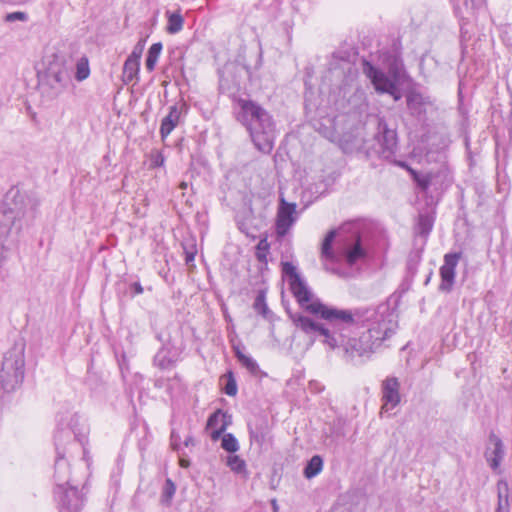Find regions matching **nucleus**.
<instances>
[{
    "instance_id": "obj_1",
    "label": "nucleus",
    "mask_w": 512,
    "mask_h": 512,
    "mask_svg": "<svg viewBox=\"0 0 512 512\" xmlns=\"http://www.w3.org/2000/svg\"><path fill=\"white\" fill-rule=\"evenodd\" d=\"M330 315L312 319L302 312H289L296 328L313 339H319L331 350H340L344 360L361 364L391 338L397 328L396 312L387 303L354 311L329 306Z\"/></svg>"
},
{
    "instance_id": "obj_2",
    "label": "nucleus",
    "mask_w": 512,
    "mask_h": 512,
    "mask_svg": "<svg viewBox=\"0 0 512 512\" xmlns=\"http://www.w3.org/2000/svg\"><path fill=\"white\" fill-rule=\"evenodd\" d=\"M234 101L237 106V121L246 128L256 149L269 154L273 150L276 138L273 116L251 99L238 97Z\"/></svg>"
},
{
    "instance_id": "obj_3",
    "label": "nucleus",
    "mask_w": 512,
    "mask_h": 512,
    "mask_svg": "<svg viewBox=\"0 0 512 512\" xmlns=\"http://www.w3.org/2000/svg\"><path fill=\"white\" fill-rule=\"evenodd\" d=\"M337 236L336 230H330L325 236L321 246V258L331 262L343 260L349 267L366 260L368 251L362 240L359 224L343 225L338 232L336 250H333V242Z\"/></svg>"
},
{
    "instance_id": "obj_4",
    "label": "nucleus",
    "mask_w": 512,
    "mask_h": 512,
    "mask_svg": "<svg viewBox=\"0 0 512 512\" xmlns=\"http://www.w3.org/2000/svg\"><path fill=\"white\" fill-rule=\"evenodd\" d=\"M282 272L288 277L290 290L304 312L316 319H321L323 315H330L331 312L328 310L330 305L324 304L318 297L314 296L291 262H282Z\"/></svg>"
},
{
    "instance_id": "obj_5",
    "label": "nucleus",
    "mask_w": 512,
    "mask_h": 512,
    "mask_svg": "<svg viewBox=\"0 0 512 512\" xmlns=\"http://www.w3.org/2000/svg\"><path fill=\"white\" fill-rule=\"evenodd\" d=\"M24 349L12 347L5 354L0 370V384L4 391L11 392L18 388L24 379Z\"/></svg>"
},
{
    "instance_id": "obj_6",
    "label": "nucleus",
    "mask_w": 512,
    "mask_h": 512,
    "mask_svg": "<svg viewBox=\"0 0 512 512\" xmlns=\"http://www.w3.org/2000/svg\"><path fill=\"white\" fill-rule=\"evenodd\" d=\"M54 439L57 453L54 473L56 488H58V484H63V486L72 485L70 483L69 477V464L65 460L66 449L65 447H63V443L65 441H70V445H76V442H79V444L83 447V451L85 453V444L87 442V438L85 435H82L81 437L78 435H74V437H72V433L69 430H58L55 434Z\"/></svg>"
},
{
    "instance_id": "obj_7",
    "label": "nucleus",
    "mask_w": 512,
    "mask_h": 512,
    "mask_svg": "<svg viewBox=\"0 0 512 512\" xmlns=\"http://www.w3.org/2000/svg\"><path fill=\"white\" fill-rule=\"evenodd\" d=\"M362 65L363 73L368 79H370L378 93L394 94L396 92V83L400 79V68L396 61L389 68V74L391 77L373 66L369 61L364 60Z\"/></svg>"
},
{
    "instance_id": "obj_8",
    "label": "nucleus",
    "mask_w": 512,
    "mask_h": 512,
    "mask_svg": "<svg viewBox=\"0 0 512 512\" xmlns=\"http://www.w3.org/2000/svg\"><path fill=\"white\" fill-rule=\"evenodd\" d=\"M54 494L59 512H80L84 506V496L75 485L58 484Z\"/></svg>"
},
{
    "instance_id": "obj_9",
    "label": "nucleus",
    "mask_w": 512,
    "mask_h": 512,
    "mask_svg": "<svg viewBox=\"0 0 512 512\" xmlns=\"http://www.w3.org/2000/svg\"><path fill=\"white\" fill-rule=\"evenodd\" d=\"M375 140L377 147L374 148V152L383 159L392 160L397 151L396 130L388 128L386 122L380 119Z\"/></svg>"
},
{
    "instance_id": "obj_10",
    "label": "nucleus",
    "mask_w": 512,
    "mask_h": 512,
    "mask_svg": "<svg viewBox=\"0 0 512 512\" xmlns=\"http://www.w3.org/2000/svg\"><path fill=\"white\" fill-rule=\"evenodd\" d=\"M71 82L69 70L61 63L51 64L46 72L45 85L50 88V96L57 97Z\"/></svg>"
},
{
    "instance_id": "obj_11",
    "label": "nucleus",
    "mask_w": 512,
    "mask_h": 512,
    "mask_svg": "<svg viewBox=\"0 0 512 512\" xmlns=\"http://www.w3.org/2000/svg\"><path fill=\"white\" fill-rule=\"evenodd\" d=\"M381 413L394 409L401 401L400 382L396 377H387L381 385Z\"/></svg>"
},
{
    "instance_id": "obj_12",
    "label": "nucleus",
    "mask_w": 512,
    "mask_h": 512,
    "mask_svg": "<svg viewBox=\"0 0 512 512\" xmlns=\"http://www.w3.org/2000/svg\"><path fill=\"white\" fill-rule=\"evenodd\" d=\"M460 257L461 253H448L444 256V264L440 267V291L450 292L452 290L456 275L455 269Z\"/></svg>"
},
{
    "instance_id": "obj_13",
    "label": "nucleus",
    "mask_w": 512,
    "mask_h": 512,
    "mask_svg": "<svg viewBox=\"0 0 512 512\" xmlns=\"http://www.w3.org/2000/svg\"><path fill=\"white\" fill-rule=\"evenodd\" d=\"M295 210V204L286 203L284 200H282V205L279 208L276 219V232L278 236H285L295 222Z\"/></svg>"
},
{
    "instance_id": "obj_14",
    "label": "nucleus",
    "mask_w": 512,
    "mask_h": 512,
    "mask_svg": "<svg viewBox=\"0 0 512 512\" xmlns=\"http://www.w3.org/2000/svg\"><path fill=\"white\" fill-rule=\"evenodd\" d=\"M406 104L413 117L423 119L426 115L427 107L431 105V101L421 93L411 91L406 95Z\"/></svg>"
},
{
    "instance_id": "obj_15",
    "label": "nucleus",
    "mask_w": 512,
    "mask_h": 512,
    "mask_svg": "<svg viewBox=\"0 0 512 512\" xmlns=\"http://www.w3.org/2000/svg\"><path fill=\"white\" fill-rule=\"evenodd\" d=\"M249 438L251 444L255 443L258 447H262L269 434L268 421L264 417H258L248 424Z\"/></svg>"
},
{
    "instance_id": "obj_16",
    "label": "nucleus",
    "mask_w": 512,
    "mask_h": 512,
    "mask_svg": "<svg viewBox=\"0 0 512 512\" xmlns=\"http://www.w3.org/2000/svg\"><path fill=\"white\" fill-rule=\"evenodd\" d=\"M490 441L493 443V449L487 450L485 453V458L490 466V468L494 471L498 470L500 464L504 458V446L499 437L494 434L490 435Z\"/></svg>"
},
{
    "instance_id": "obj_17",
    "label": "nucleus",
    "mask_w": 512,
    "mask_h": 512,
    "mask_svg": "<svg viewBox=\"0 0 512 512\" xmlns=\"http://www.w3.org/2000/svg\"><path fill=\"white\" fill-rule=\"evenodd\" d=\"M26 204V195L19 189L12 188L7 192L2 206L7 209H9V207L15 208V214L21 216L25 214Z\"/></svg>"
},
{
    "instance_id": "obj_18",
    "label": "nucleus",
    "mask_w": 512,
    "mask_h": 512,
    "mask_svg": "<svg viewBox=\"0 0 512 512\" xmlns=\"http://www.w3.org/2000/svg\"><path fill=\"white\" fill-rule=\"evenodd\" d=\"M512 492L506 480L497 482V507L495 512H511Z\"/></svg>"
},
{
    "instance_id": "obj_19",
    "label": "nucleus",
    "mask_w": 512,
    "mask_h": 512,
    "mask_svg": "<svg viewBox=\"0 0 512 512\" xmlns=\"http://www.w3.org/2000/svg\"><path fill=\"white\" fill-rule=\"evenodd\" d=\"M181 118V111L175 104L169 107L168 114L162 119L160 125V136L164 140L178 125Z\"/></svg>"
},
{
    "instance_id": "obj_20",
    "label": "nucleus",
    "mask_w": 512,
    "mask_h": 512,
    "mask_svg": "<svg viewBox=\"0 0 512 512\" xmlns=\"http://www.w3.org/2000/svg\"><path fill=\"white\" fill-rule=\"evenodd\" d=\"M165 14L167 16L166 32L168 34L179 33L184 26V18L180 10H177L175 12L166 11Z\"/></svg>"
},
{
    "instance_id": "obj_21",
    "label": "nucleus",
    "mask_w": 512,
    "mask_h": 512,
    "mask_svg": "<svg viewBox=\"0 0 512 512\" xmlns=\"http://www.w3.org/2000/svg\"><path fill=\"white\" fill-rule=\"evenodd\" d=\"M20 217L15 214V208L9 207V209L1 206L0 208V232L7 233L11 227L15 224L16 219Z\"/></svg>"
},
{
    "instance_id": "obj_22",
    "label": "nucleus",
    "mask_w": 512,
    "mask_h": 512,
    "mask_svg": "<svg viewBox=\"0 0 512 512\" xmlns=\"http://www.w3.org/2000/svg\"><path fill=\"white\" fill-rule=\"evenodd\" d=\"M422 261V249H413L408 254L406 269L407 273L414 277L418 271V267Z\"/></svg>"
},
{
    "instance_id": "obj_23",
    "label": "nucleus",
    "mask_w": 512,
    "mask_h": 512,
    "mask_svg": "<svg viewBox=\"0 0 512 512\" xmlns=\"http://www.w3.org/2000/svg\"><path fill=\"white\" fill-rule=\"evenodd\" d=\"M237 359L239 362L247 369V371L253 376L261 375V369L252 357L245 355L244 353L236 350L235 352Z\"/></svg>"
},
{
    "instance_id": "obj_24",
    "label": "nucleus",
    "mask_w": 512,
    "mask_h": 512,
    "mask_svg": "<svg viewBox=\"0 0 512 512\" xmlns=\"http://www.w3.org/2000/svg\"><path fill=\"white\" fill-rule=\"evenodd\" d=\"M227 422L228 426L232 423V417L226 412H223L221 409H218L213 414H211L207 420L206 428L207 429H215L220 426L221 423Z\"/></svg>"
},
{
    "instance_id": "obj_25",
    "label": "nucleus",
    "mask_w": 512,
    "mask_h": 512,
    "mask_svg": "<svg viewBox=\"0 0 512 512\" xmlns=\"http://www.w3.org/2000/svg\"><path fill=\"white\" fill-rule=\"evenodd\" d=\"M323 468V459L319 455H314L304 468V476L311 479L318 475Z\"/></svg>"
},
{
    "instance_id": "obj_26",
    "label": "nucleus",
    "mask_w": 512,
    "mask_h": 512,
    "mask_svg": "<svg viewBox=\"0 0 512 512\" xmlns=\"http://www.w3.org/2000/svg\"><path fill=\"white\" fill-rule=\"evenodd\" d=\"M162 43L157 42L151 45V47L148 50L147 58H146V69L149 72H152L155 69V66L157 64L158 58L162 51Z\"/></svg>"
},
{
    "instance_id": "obj_27",
    "label": "nucleus",
    "mask_w": 512,
    "mask_h": 512,
    "mask_svg": "<svg viewBox=\"0 0 512 512\" xmlns=\"http://www.w3.org/2000/svg\"><path fill=\"white\" fill-rule=\"evenodd\" d=\"M140 63L126 59L123 65V81L128 84L132 82L139 73Z\"/></svg>"
},
{
    "instance_id": "obj_28",
    "label": "nucleus",
    "mask_w": 512,
    "mask_h": 512,
    "mask_svg": "<svg viewBox=\"0 0 512 512\" xmlns=\"http://www.w3.org/2000/svg\"><path fill=\"white\" fill-rule=\"evenodd\" d=\"M433 228V220L429 215L420 214L416 225V233L427 237Z\"/></svg>"
},
{
    "instance_id": "obj_29",
    "label": "nucleus",
    "mask_w": 512,
    "mask_h": 512,
    "mask_svg": "<svg viewBox=\"0 0 512 512\" xmlns=\"http://www.w3.org/2000/svg\"><path fill=\"white\" fill-rule=\"evenodd\" d=\"M269 250L270 244L267 238L260 239L256 245L255 257L261 264L267 265Z\"/></svg>"
},
{
    "instance_id": "obj_30",
    "label": "nucleus",
    "mask_w": 512,
    "mask_h": 512,
    "mask_svg": "<svg viewBox=\"0 0 512 512\" xmlns=\"http://www.w3.org/2000/svg\"><path fill=\"white\" fill-rule=\"evenodd\" d=\"M226 465L231 471L237 474L246 473V462L238 455H229L226 459Z\"/></svg>"
},
{
    "instance_id": "obj_31",
    "label": "nucleus",
    "mask_w": 512,
    "mask_h": 512,
    "mask_svg": "<svg viewBox=\"0 0 512 512\" xmlns=\"http://www.w3.org/2000/svg\"><path fill=\"white\" fill-rule=\"evenodd\" d=\"M175 361L169 357L165 349H160L154 356V364L160 369H169L174 365Z\"/></svg>"
},
{
    "instance_id": "obj_32",
    "label": "nucleus",
    "mask_w": 512,
    "mask_h": 512,
    "mask_svg": "<svg viewBox=\"0 0 512 512\" xmlns=\"http://www.w3.org/2000/svg\"><path fill=\"white\" fill-rule=\"evenodd\" d=\"M221 447L229 453H236L240 449L239 442L232 433H226L223 435L221 439Z\"/></svg>"
},
{
    "instance_id": "obj_33",
    "label": "nucleus",
    "mask_w": 512,
    "mask_h": 512,
    "mask_svg": "<svg viewBox=\"0 0 512 512\" xmlns=\"http://www.w3.org/2000/svg\"><path fill=\"white\" fill-rule=\"evenodd\" d=\"M176 487L171 479H166L162 489L161 502L167 506L170 505L171 500L175 494Z\"/></svg>"
},
{
    "instance_id": "obj_34",
    "label": "nucleus",
    "mask_w": 512,
    "mask_h": 512,
    "mask_svg": "<svg viewBox=\"0 0 512 512\" xmlns=\"http://www.w3.org/2000/svg\"><path fill=\"white\" fill-rule=\"evenodd\" d=\"M89 74H90V68H89L88 59L83 57L76 64L75 78L78 81H83L86 78H88Z\"/></svg>"
},
{
    "instance_id": "obj_35",
    "label": "nucleus",
    "mask_w": 512,
    "mask_h": 512,
    "mask_svg": "<svg viewBox=\"0 0 512 512\" xmlns=\"http://www.w3.org/2000/svg\"><path fill=\"white\" fill-rule=\"evenodd\" d=\"M224 378L226 379V384L223 388V391L228 396H235L237 394V383L232 371H228Z\"/></svg>"
},
{
    "instance_id": "obj_36",
    "label": "nucleus",
    "mask_w": 512,
    "mask_h": 512,
    "mask_svg": "<svg viewBox=\"0 0 512 512\" xmlns=\"http://www.w3.org/2000/svg\"><path fill=\"white\" fill-rule=\"evenodd\" d=\"M253 307L257 313L261 314L265 318L267 317L269 309L266 304L264 293L261 292L256 296Z\"/></svg>"
},
{
    "instance_id": "obj_37",
    "label": "nucleus",
    "mask_w": 512,
    "mask_h": 512,
    "mask_svg": "<svg viewBox=\"0 0 512 512\" xmlns=\"http://www.w3.org/2000/svg\"><path fill=\"white\" fill-rule=\"evenodd\" d=\"M144 48H145V40L138 41V43L134 46L131 54L128 56L127 59L134 60V61L140 63V59H141L142 53L144 51Z\"/></svg>"
},
{
    "instance_id": "obj_38",
    "label": "nucleus",
    "mask_w": 512,
    "mask_h": 512,
    "mask_svg": "<svg viewBox=\"0 0 512 512\" xmlns=\"http://www.w3.org/2000/svg\"><path fill=\"white\" fill-rule=\"evenodd\" d=\"M28 20V15L22 11H16L6 14L5 21L6 22H14V21H22L25 22Z\"/></svg>"
},
{
    "instance_id": "obj_39",
    "label": "nucleus",
    "mask_w": 512,
    "mask_h": 512,
    "mask_svg": "<svg viewBox=\"0 0 512 512\" xmlns=\"http://www.w3.org/2000/svg\"><path fill=\"white\" fill-rule=\"evenodd\" d=\"M165 157L160 151H155L151 153L150 156V165L153 168L161 167L164 165Z\"/></svg>"
},
{
    "instance_id": "obj_40",
    "label": "nucleus",
    "mask_w": 512,
    "mask_h": 512,
    "mask_svg": "<svg viewBox=\"0 0 512 512\" xmlns=\"http://www.w3.org/2000/svg\"><path fill=\"white\" fill-rule=\"evenodd\" d=\"M227 427H228V423L223 422L220 424V426L218 428L212 429V432L210 435L212 440L216 441L220 437H223V435L225 434L224 432L226 431Z\"/></svg>"
},
{
    "instance_id": "obj_41",
    "label": "nucleus",
    "mask_w": 512,
    "mask_h": 512,
    "mask_svg": "<svg viewBox=\"0 0 512 512\" xmlns=\"http://www.w3.org/2000/svg\"><path fill=\"white\" fill-rule=\"evenodd\" d=\"M485 3V0H465V5H471L472 9H478Z\"/></svg>"
},
{
    "instance_id": "obj_42",
    "label": "nucleus",
    "mask_w": 512,
    "mask_h": 512,
    "mask_svg": "<svg viewBox=\"0 0 512 512\" xmlns=\"http://www.w3.org/2000/svg\"><path fill=\"white\" fill-rule=\"evenodd\" d=\"M180 437L178 435H176L174 432H172L171 434V446L173 448V450H176L178 451L179 450V441Z\"/></svg>"
},
{
    "instance_id": "obj_43",
    "label": "nucleus",
    "mask_w": 512,
    "mask_h": 512,
    "mask_svg": "<svg viewBox=\"0 0 512 512\" xmlns=\"http://www.w3.org/2000/svg\"><path fill=\"white\" fill-rule=\"evenodd\" d=\"M131 289L133 290L134 294H136V295L143 293V287L139 282L132 283Z\"/></svg>"
},
{
    "instance_id": "obj_44",
    "label": "nucleus",
    "mask_w": 512,
    "mask_h": 512,
    "mask_svg": "<svg viewBox=\"0 0 512 512\" xmlns=\"http://www.w3.org/2000/svg\"><path fill=\"white\" fill-rule=\"evenodd\" d=\"M5 260H6L5 247H4L2 239L0 238V267L3 265Z\"/></svg>"
},
{
    "instance_id": "obj_45",
    "label": "nucleus",
    "mask_w": 512,
    "mask_h": 512,
    "mask_svg": "<svg viewBox=\"0 0 512 512\" xmlns=\"http://www.w3.org/2000/svg\"><path fill=\"white\" fill-rule=\"evenodd\" d=\"M184 445L187 447L190 445H195V439L193 438V436H187L184 440Z\"/></svg>"
},
{
    "instance_id": "obj_46",
    "label": "nucleus",
    "mask_w": 512,
    "mask_h": 512,
    "mask_svg": "<svg viewBox=\"0 0 512 512\" xmlns=\"http://www.w3.org/2000/svg\"><path fill=\"white\" fill-rule=\"evenodd\" d=\"M185 260H186L187 264H189L191 261H194V254L193 253H187Z\"/></svg>"
},
{
    "instance_id": "obj_47",
    "label": "nucleus",
    "mask_w": 512,
    "mask_h": 512,
    "mask_svg": "<svg viewBox=\"0 0 512 512\" xmlns=\"http://www.w3.org/2000/svg\"><path fill=\"white\" fill-rule=\"evenodd\" d=\"M338 69V65L337 64H334V62H331L329 64V70L330 71H333V70H337Z\"/></svg>"
},
{
    "instance_id": "obj_48",
    "label": "nucleus",
    "mask_w": 512,
    "mask_h": 512,
    "mask_svg": "<svg viewBox=\"0 0 512 512\" xmlns=\"http://www.w3.org/2000/svg\"><path fill=\"white\" fill-rule=\"evenodd\" d=\"M395 100L400 99V94L398 92V89L396 88V92L394 94H390Z\"/></svg>"
},
{
    "instance_id": "obj_49",
    "label": "nucleus",
    "mask_w": 512,
    "mask_h": 512,
    "mask_svg": "<svg viewBox=\"0 0 512 512\" xmlns=\"http://www.w3.org/2000/svg\"><path fill=\"white\" fill-rule=\"evenodd\" d=\"M180 465H181L182 467H188V466H189V462H188V461H186V460H184V459H181V460H180Z\"/></svg>"
},
{
    "instance_id": "obj_50",
    "label": "nucleus",
    "mask_w": 512,
    "mask_h": 512,
    "mask_svg": "<svg viewBox=\"0 0 512 512\" xmlns=\"http://www.w3.org/2000/svg\"><path fill=\"white\" fill-rule=\"evenodd\" d=\"M187 186H188V184H187L186 182H184V181H182V182L179 184V188H180V189H183V190H184V189H186V188H187Z\"/></svg>"
},
{
    "instance_id": "obj_51",
    "label": "nucleus",
    "mask_w": 512,
    "mask_h": 512,
    "mask_svg": "<svg viewBox=\"0 0 512 512\" xmlns=\"http://www.w3.org/2000/svg\"><path fill=\"white\" fill-rule=\"evenodd\" d=\"M220 88L223 89L224 88V81L223 79H220Z\"/></svg>"
},
{
    "instance_id": "obj_52",
    "label": "nucleus",
    "mask_w": 512,
    "mask_h": 512,
    "mask_svg": "<svg viewBox=\"0 0 512 512\" xmlns=\"http://www.w3.org/2000/svg\"><path fill=\"white\" fill-rule=\"evenodd\" d=\"M272 504H273L274 509L276 510V509H277L276 501H275V500H273V501H272Z\"/></svg>"
},
{
    "instance_id": "obj_53",
    "label": "nucleus",
    "mask_w": 512,
    "mask_h": 512,
    "mask_svg": "<svg viewBox=\"0 0 512 512\" xmlns=\"http://www.w3.org/2000/svg\"><path fill=\"white\" fill-rule=\"evenodd\" d=\"M399 165L402 167L406 166L405 163H403V162L399 163Z\"/></svg>"
}]
</instances>
